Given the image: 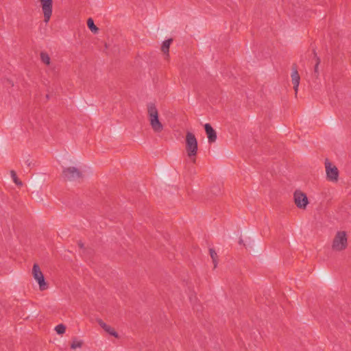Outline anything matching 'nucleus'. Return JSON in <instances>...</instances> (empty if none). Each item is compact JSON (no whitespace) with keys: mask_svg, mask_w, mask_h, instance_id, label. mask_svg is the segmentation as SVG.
Returning <instances> with one entry per match:
<instances>
[{"mask_svg":"<svg viewBox=\"0 0 351 351\" xmlns=\"http://www.w3.org/2000/svg\"><path fill=\"white\" fill-rule=\"evenodd\" d=\"M79 245H80V247H83V244L79 243Z\"/></svg>","mask_w":351,"mask_h":351,"instance_id":"20","label":"nucleus"},{"mask_svg":"<svg viewBox=\"0 0 351 351\" xmlns=\"http://www.w3.org/2000/svg\"><path fill=\"white\" fill-rule=\"evenodd\" d=\"M40 3V7L44 15V22L47 23L52 15L53 1L52 0H38Z\"/></svg>","mask_w":351,"mask_h":351,"instance_id":"6","label":"nucleus"},{"mask_svg":"<svg viewBox=\"0 0 351 351\" xmlns=\"http://www.w3.org/2000/svg\"><path fill=\"white\" fill-rule=\"evenodd\" d=\"M205 131L207 135L208 141L210 143H214L217 140V133L209 123L204 125Z\"/></svg>","mask_w":351,"mask_h":351,"instance_id":"9","label":"nucleus"},{"mask_svg":"<svg viewBox=\"0 0 351 351\" xmlns=\"http://www.w3.org/2000/svg\"><path fill=\"white\" fill-rule=\"evenodd\" d=\"M55 330L58 335H62L65 332L66 327L64 324H58L55 327Z\"/></svg>","mask_w":351,"mask_h":351,"instance_id":"17","label":"nucleus"},{"mask_svg":"<svg viewBox=\"0 0 351 351\" xmlns=\"http://www.w3.org/2000/svg\"><path fill=\"white\" fill-rule=\"evenodd\" d=\"M40 60L43 63H44L46 65H49L51 62V58L49 56L46 52H41L40 53Z\"/></svg>","mask_w":351,"mask_h":351,"instance_id":"15","label":"nucleus"},{"mask_svg":"<svg viewBox=\"0 0 351 351\" xmlns=\"http://www.w3.org/2000/svg\"><path fill=\"white\" fill-rule=\"evenodd\" d=\"M32 275L34 278L37 281L40 291L47 289L48 286L45 282V278L40 267L38 264H34L32 268Z\"/></svg>","mask_w":351,"mask_h":351,"instance_id":"5","label":"nucleus"},{"mask_svg":"<svg viewBox=\"0 0 351 351\" xmlns=\"http://www.w3.org/2000/svg\"><path fill=\"white\" fill-rule=\"evenodd\" d=\"M186 152L187 156L193 161H195V157L198 150L197 140L195 134L191 132H187L186 134Z\"/></svg>","mask_w":351,"mask_h":351,"instance_id":"3","label":"nucleus"},{"mask_svg":"<svg viewBox=\"0 0 351 351\" xmlns=\"http://www.w3.org/2000/svg\"><path fill=\"white\" fill-rule=\"evenodd\" d=\"M63 177L67 180H75L81 177L80 171L75 167H67L64 169Z\"/></svg>","mask_w":351,"mask_h":351,"instance_id":"8","label":"nucleus"},{"mask_svg":"<svg viewBox=\"0 0 351 351\" xmlns=\"http://www.w3.org/2000/svg\"><path fill=\"white\" fill-rule=\"evenodd\" d=\"M348 246V238L346 232L343 230L337 231L331 243V249L335 252L345 251Z\"/></svg>","mask_w":351,"mask_h":351,"instance_id":"2","label":"nucleus"},{"mask_svg":"<svg viewBox=\"0 0 351 351\" xmlns=\"http://www.w3.org/2000/svg\"><path fill=\"white\" fill-rule=\"evenodd\" d=\"M11 174H12V179H13L14 182L16 184L19 185V186H22V182H21V181H20V180L18 179V178H17L16 175V173H15L14 171H11Z\"/></svg>","mask_w":351,"mask_h":351,"instance_id":"18","label":"nucleus"},{"mask_svg":"<svg viewBox=\"0 0 351 351\" xmlns=\"http://www.w3.org/2000/svg\"><path fill=\"white\" fill-rule=\"evenodd\" d=\"M294 202L300 209H306L308 204V199L306 195L301 191L297 190L293 193Z\"/></svg>","mask_w":351,"mask_h":351,"instance_id":"7","label":"nucleus"},{"mask_svg":"<svg viewBox=\"0 0 351 351\" xmlns=\"http://www.w3.org/2000/svg\"><path fill=\"white\" fill-rule=\"evenodd\" d=\"M172 40H173L171 38L166 40L162 43L161 50L165 54H167V56H169V47Z\"/></svg>","mask_w":351,"mask_h":351,"instance_id":"12","label":"nucleus"},{"mask_svg":"<svg viewBox=\"0 0 351 351\" xmlns=\"http://www.w3.org/2000/svg\"><path fill=\"white\" fill-rule=\"evenodd\" d=\"M87 25L88 28L90 29L92 32L94 34L97 33L99 29L98 27L95 25L93 20L91 18H89L87 20Z\"/></svg>","mask_w":351,"mask_h":351,"instance_id":"14","label":"nucleus"},{"mask_svg":"<svg viewBox=\"0 0 351 351\" xmlns=\"http://www.w3.org/2000/svg\"><path fill=\"white\" fill-rule=\"evenodd\" d=\"M147 114L153 131L156 133L161 132L164 126L159 119V112L155 103L149 102L147 104Z\"/></svg>","mask_w":351,"mask_h":351,"instance_id":"1","label":"nucleus"},{"mask_svg":"<svg viewBox=\"0 0 351 351\" xmlns=\"http://www.w3.org/2000/svg\"><path fill=\"white\" fill-rule=\"evenodd\" d=\"M291 81H292V84L293 85V89L295 91V94L296 95L298 93V87H299V84H300V77L298 74V70L295 67H293L292 69Z\"/></svg>","mask_w":351,"mask_h":351,"instance_id":"10","label":"nucleus"},{"mask_svg":"<svg viewBox=\"0 0 351 351\" xmlns=\"http://www.w3.org/2000/svg\"><path fill=\"white\" fill-rule=\"evenodd\" d=\"M319 64V59L317 58V63L314 67V73L315 74L316 77H318V76H319V71H318Z\"/></svg>","mask_w":351,"mask_h":351,"instance_id":"19","label":"nucleus"},{"mask_svg":"<svg viewBox=\"0 0 351 351\" xmlns=\"http://www.w3.org/2000/svg\"><path fill=\"white\" fill-rule=\"evenodd\" d=\"M209 252L214 264V267L215 268L217 265V254L213 249H210Z\"/></svg>","mask_w":351,"mask_h":351,"instance_id":"16","label":"nucleus"},{"mask_svg":"<svg viewBox=\"0 0 351 351\" xmlns=\"http://www.w3.org/2000/svg\"><path fill=\"white\" fill-rule=\"evenodd\" d=\"M97 323L109 335H110L116 338H119V335L116 332V330L110 326L106 324L103 320H101V319H97Z\"/></svg>","mask_w":351,"mask_h":351,"instance_id":"11","label":"nucleus"},{"mask_svg":"<svg viewBox=\"0 0 351 351\" xmlns=\"http://www.w3.org/2000/svg\"><path fill=\"white\" fill-rule=\"evenodd\" d=\"M325 169L326 179L332 182H337L339 180V170L337 167L330 162L328 159L325 160Z\"/></svg>","mask_w":351,"mask_h":351,"instance_id":"4","label":"nucleus"},{"mask_svg":"<svg viewBox=\"0 0 351 351\" xmlns=\"http://www.w3.org/2000/svg\"><path fill=\"white\" fill-rule=\"evenodd\" d=\"M83 343H84V342L82 340L79 339L76 337L73 338L72 342L71 344V348L73 350H75L77 348H82Z\"/></svg>","mask_w":351,"mask_h":351,"instance_id":"13","label":"nucleus"}]
</instances>
